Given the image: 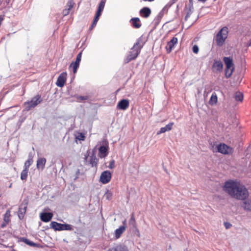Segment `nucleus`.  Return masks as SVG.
Here are the masks:
<instances>
[{"mask_svg":"<svg viewBox=\"0 0 251 251\" xmlns=\"http://www.w3.org/2000/svg\"><path fill=\"white\" fill-rule=\"evenodd\" d=\"M189 10L190 11H191V9L193 8V0H189Z\"/></svg>","mask_w":251,"mask_h":251,"instance_id":"nucleus-43","label":"nucleus"},{"mask_svg":"<svg viewBox=\"0 0 251 251\" xmlns=\"http://www.w3.org/2000/svg\"><path fill=\"white\" fill-rule=\"evenodd\" d=\"M98 160L96 157V154L93 152L90 156V160L89 163L92 167H97Z\"/></svg>","mask_w":251,"mask_h":251,"instance_id":"nucleus-23","label":"nucleus"},{"mask_svg":"<svg viewBox=\"0 0 251 251\" xmlns=\"http://www.w3.org/2000/svg\"><path fill=\"white\" fill-rule=\"evenodd\" d=\"M46 163V159L44 157L39 158L37 160V168L38 169H41L43 170Z\"/></svg>","mask_w":251,"mask_h":251,"instance_id":"nucleus-21","label":"nucleus"},{"mask_svg":"<svg viewBox=\"0 0 251 251\" xmlns=\"http://www.w3.org/2000/svg\"><path fill=\"white\" fill-rule=\"evenodd\" d=\"M192 50L194 53L197 54L199 52V49L197 45H194L192 48Z\"/></svg>","mask_w":251,"mask_h":251,"instance_id":"nucleus-38","label":"nucleus"},{"mask_svg":"<svg viewBox=\"0 0 251 251\" xmlns=\"http://www.w3.org/2000/svg\"><path fill=\"white\" fill-rule=\"evenodd\" d=\"M198 0L200 1H201V2H204L206 1L207 0Z\"/></svg>","mask_w":251,"mask_h":251,"instance_id":"nucleus-50","label":"nucleus"},{"mask_svg":"<svg viewBox=\"0 0 251 251\" xmlns=\"http://www.w3.org/2000/svg\"><path fill=\"white\" fill-rule=\"evenodd\" d=\"M244 201L242 207L245 210L251 211V201L247 199Z\"/></svg>","mask_w":251,"mask_h":251,"instance_id":"nucleus-24","label":"nucleus"},{"mask_svg":"<svg viewBox=\"0 0 251 251\" xmlns=\"http://www.w3.org/2000/svg\"><path fill=\"white\" fill-rule=\"evenodd\" d=\"M107 251H128L127 248L122 244H118L109 248Z\"/></svg>","mask_w":251,"mask_h":251,"instance_id":"nucleus-17","label":"nucleus"},{"mask_svg":"<svg viewBox=\"0 0 251 251\" xmlns=\"http://www.w3.org/2000/svg\"><path fill=\"white\" fill-rule=\"evenodd\" d=\"M122 223H123V225L122 226H125V229H126V220H124L123 222H122Z\"/></svg>","mask_w":251,"mask_h":251,"instance_id":"nucleus-46","label":"nucleus"},{"mask_svg":"<svg viewBox=\"0 0 251 251\" xmlns=\"http://www.w3.org/2000/svg\"><path fill=\"white\" fill-rule=\"evenodd\" d=\"M50 227L53 229L55 231H72L74 230L73 226L71 225L68 224L58 223L55 221H52L50 223Z\"/></svg>","mask_w":251,"mask_h":251,"instance_id":"nucleus-5","label":"nucleus"},{"mask_svg":"<svg viewBox=\"0 0 251 251\" xmlns=\"http://www.w3.org/2000/svg\"><path fill=\"white\" fill-rule=\"evenodd\" d=\"M142 46L139 42H136L131 48L129 54L127 55L125 60V62L127 63L137 58L140 53Z\"/></svg>","mask_w":251,"mask_h":251,"instance_id":"nucleus-3","label":"nucleus"},{"mask_svg":"<svg viewBox=\"0 0 251 251\" xmlns=\"http://www.w3.org/2000/svg\"><path fill=\"white\" fill-rule=\"evenodd\" d=\"M223 61L226 65L225 75L229 78L231 76L234 70L233 59L231 57H224Z\"/></svg>","mask_w":251,"mask_h":251,"instance_id":"nucleus-4","label":"nucleus"},{"mask_svg":"<svg viewBox=\"0 0 251 251\" xmlns=\"http://www.w3.org/2000/svg\"><path fill=\"white\" fill-rule=\"evenodd\" d=\"M27 204L28 202L26 201H24L19 206L18 215L19 218L20 220H22L25 216L27 207Z\"/></svg>","mask_w":251,"mask_h":251,"instance_id":"nucleus-10","label":"nucleus"},{"mask_svg":"<svg viewBox=\"0 0 251 251\" xmlns=\"http://www.w3.org/2000/svg\"><path fill=\"white\" fill-rule=\"evenodd\" d=\"M82 52H79L76 56L75 62H73L70 65L69 68H73L74 74H75L77 72V70L79 67V64L81 59Z\"/></svg>","mask_w":251,"mask_h":251,"instance_id":"nucleus-11","label":"nucleus"},{"mask_svg":"<svg viewBox=\"0 0 251 251\" xmlns=\"http://www.w3.org/2000/svg\"><path fill=\"white\" fill-rule=\"evenodd\" d=\"M12 251H17L13 249Z\"/></svg>","mask_w":251,"mask_h":251,"instance_id":"nucleus-55","label":"nucleus"},{"mask_svg":"<svg viewBox=\"0 0 251 251\" xmlns=\"http://www.w3.org/2000/svg\"><path fill=\"white\" fill-rule=\"evenodd\" d=\"M218 98L216 94L214 92L212 93L210 99L209 100V103L210 105H213L217 103Z\"/></svg>","mask_w":251,"mask_h":251,"instance_id":"nucleus-25","label":"nucleus"},{"mask_svg":"<svg viewBox=\"0 0 251 251\" xmlns=\"http://www.w3.org/2000/svg\"><path fill=\"white\" fill-rule=\"evenodd\" d=\"M106 1V0H101L100 3L99 4V6L96 13L101 15V12L104 9Z\"/></svg>","mask_w":251,"mask_h":251,"instance_id":"nucleus-26","label":"nucleus"},{"mask_svg":"<svg viewBox=\"0 0 251 251\" xmlns=\"http://www.w3.org/2000/svg\"><path fill=\"white\" fill-rule=\"evenodd\" d=\"M108 143L106 140L103 141V145L99 148V156L102 158L106 157L108 153Z\"/></svg>","mask_w":251,"mask_h":251,"instance_id":"nucleus-8","label":"nucleus"},{"mask_svg":"<svg viewBox=\"0 0 251 251\" xmlns=\"http://www.w3.org/2000/svg\"><path fill=\"white\" fill-rule=\"evenodd\" d=\"M67 74L66 72L62 73L58 77L56 84L58 87H62L66 83Z\"/></svg>","mask_w":251,"mask_h":251,"instance_id":"nucleus-12","label":"nucleus"},{"mask_svg":"<svg viewBox=\"0 0 251 251\" xmlns=\"http://www.w3.org/2000/svg\"><path fill=\"white\" fill-rule=\"evenodd\" d=\"M129 105V102L128 100L123 99L120 100L117 104V108L121 110L126 109Z\"/></svg>","mask_w":251,"mask_h":251,"instance_id":"nucleus-16","label":"nucleus"},{"mask_svg":"<svg viewBox=\"0 0 251 251\" xmlns=\"http://www.w3.org/2000/svg\"><path fill=\"white\" fill-rule=\"evenodd\" d=\"M223 64L221 60H215L212 66V70L213 72H221L223 71Z\"/></svg>","mask_w":251,"mask_h":251,"instance_id":"nucleus-13","label":"nucleus"},{"mask_svg":"<svg viewBox=\"0 0 251 251\" xmlns=\"http://www.w3.org/2000/svg\"><path fill=\"white\" fill-rule=\"evenodd\" d=\"M67 5H68V9H65V10H64V15L68 14L69 13V11L73 7V5L72 4L71 2H68Z\"/></svg>","mask_w":251,"mask_h":251,"instance_id":"nucleus-35","label":"nucleus"},{"mask_svg":"<svg viewBox=\"0 0 251 251\" xmlns=\"http://www.w3.org/2000/svg\"><path fill=\"white\" fill-rule=\"evenodd\" d=\"M28 169H24V170L22 171L21 174V179L22 180H26L27 177V174H28Z\"/></svg>","mask_w":251,"mask_h":251,"instance_id":"nucleus-30","label":"nucleus"},{"mask_svg":"<svg viewBox=\"0 0 251 251\" xmlns=\"http://www.w3.org/2000/svg\"><path fill=\"white\" fill-rule=\"evenodd\" d=\"M20 240L22 242H23L24 243H25V244H28V242L29 241V240L25 238V237H22V238H20Z\"/></svg>","mask_w":251,"mask_h":251,"instance_id":"nucleus-41","label":"nucleus"},{"mask_svg":"<svg viewBox=\"0 0 251 251\" xmlns=\"http://www.w3.org/2000/svg\"><path fill=\"white\" fill-rule=\"evenodd\" d=\"M86 132H80L79 131H75L74 135L76 140L84 141L86 138L85 135Z\"/></svg>","mask_w":251,"mask_h":251,"instance_id":"nucleus-20","label":"nucleus"},{"mask_svg":"<svg viewBox=\"0 0 251 251\" xmlns=\"http://www.w3.org/2000/svg\"><path fill=\"white\" fill-rule=\"evenodd\" d=\"M100 16H101L100 14L96 13L95 14V16L94 21L98 22Z\"/></svg>","mask_w":251,"mask_h":251,"instance_id":"nucleus-42","label":"nucleus"},{"mask_svg":"<svg viewBox=\"0 0 251 251\" xmlns=\"http://www.w3.org/2000/svg\"><path fill=\"white\" fill-rule=\"evenodd\" d=\"M125 226H120L118 228L115 230L114 236L116 239H119L121 235L125 231Z\"/></svg>","mask_w":251,"mask_h":251,"instance_id":"nucleus-22","label":"nucleus"},{"mask_svg":"<svg viewBox=\"0 0 251 251\" xmlns=\"http://www.w3.org/2000/svg\"><path fill=\"white\" fill-rule=\"evenodd\" d=\"M79 169H78L77 171L76 174H79Z\"/></svg>","mask_w":251,"mask_h":251,"instance_id":"nucleus-52","label":"nucleus"},{"mask_svg":"<svg viewBox=\"0 0 251 251\" xmlns=\"http://www.w3.org/2000/svg\"><path fill=\"white\" fill-rule=\"evenodd\" d=\"M89 152H88V151H87L86 154L85 155V157H84L85 160H87V158H88V157L89 156Z\"/></svg>","mask_w":251,"mask_h":251,"instance_id":"nucleus-47","label":"nucleus"},{"mask_svg":"<svg viewBox=\"0 0 251 251\" xmlns=\"http://www.w3.org/2000/svg\"><path fill=\"white\" fill-rule=\"evenodd\" d=\"M115 165V161L114 160H112L110 161L108 167L109 169H113Z\"/></svg>","mask_w":251,"mask_h":251,"instance_id":"nucleus-40","label":"nucleus"},{"mask_svg":"<svg viewBox=\"0 0 251 251\" xmlns=\"http://www.w3.org/2000/svg\"><path fill=\"white\" fill-rule=\"evenodd\" d=\"M129 225L131 226L132 228L137 226L134 213H132L131 217L129 220Z\"/></svg>","mask_w":251,"mask_h":251,"instance_id":"nucleus-28","label":"nucleus"},{"mask_svg":"<svg viewBox=\"0 0 251 251\" xmlns=\"http://www.w3.org/2000/svg\"><path fill=\"white\" fill-rule=\"evenodd\" d=\"M32 162H33L32 158L31 156L30 155V154H29V156H28V159L25 163L24 169H28L29 166L31 165Z\"/></svg>","mask_w":251,"mask_h":251,"instance_id":"nucleus-27","label":"nucleus"},{"mask_svg":"<svg viewBox=\"0 0 251 251\" xmlns=\"http://www.w3.org/2000/svg\"><path fill=\"white\" fill-rule=\"evenodd\" d=\"M223 189L231 198L238 200H245L249 196L248 190L245 186L232 180L226 181Z\"/></svg>","mask_w":251,"mask_h":251,"instance_id":"nucleus-1","label":"nucleus"},{"mask_svg":"<svg viewBox=\"0 0 251 251\" xmlns=\"http://www.w3.org/2000/svg\"><path fill=\"white\" fill-rule=\"evenodd\" d=\"M104 197L107 200H110L112 197V193L108 190L104 194Z\"/></svg>","mask_w":251,"mask_h":251,"instance_id":"nucleus-33","label":"nucleus"},{"mask_svg":"<svg viewBox=\"0 0 251 251\" xmlns=\"http://www.w3.org/2000/svg\"><path fill=\"white\" fill-rule=\"evenodd\" d=\"M139 13L141 17L147 18L150 16L151 10L149 7H144L140 10Z\"/></svg>","mask_w":251,"mask_h":251,"instance_id":"nucleus-19","label":"nucleus"},{"mask_svg":"<svg viewBox=\"0 0 251 251\" xmlns=\"http://www.w3.org/2000/svg\"><path fill=\"white\" fill-rule=\"evenodd\" d=\"M171 248V246H170L169 247V249H170Z\"/></svg>","mask_w":251,"mask_h":251,"instance_id":"nucleus-54","label":"nucleus"},{"mask_svg":"<svg viewBox=\"0 0 251 251\" xmlns=\"http://www.w3.org/2000/svg\"><path fill=\"white\" fill-rule=\"evenodd\" d=\"M132 230L137 236H140V231L137 226L132 228Z\"/></svg>","mask_w":251,"mask_h":251,"instance_id":"nucleus-39","label":"nucleus"},{"mask_svg":"<svg viewBox=\"0 0 251 251\" xmlns=\"http://www.w3.org/2000/svg\"><path fill=\"white\" fill-rule=\"evenodd\" d=\"M224 226L226 229H228V228H230L232 225L231 224H230L228 222H225Z\"/></svg>","mask_w":251,"mask_h":251,"instance_id":"nucleus-44","label":"nucleus"},{"mask_svg":"<svg viewBox=\"0 0 251 251\" xmlns=\"http://www.w3.org/2000/svg\"><path fill=\"white\" fill-rule=\"evenodd\" d=\"M172 126H164L161 128L159 131L157 132V134H160L163 133L167 131H170L172 129Z\"/></svg>","mask_w":251,"mask_h":251,"instance_id":"nucleus-31","label":"nucleus"},{"mask_svg":"<svg viewBox=\"0 0 251 251\" xmlns=\"http://www.w3.org/2000/svg\"><path fill=\"white\" fill-rule=\"evenodd\" d=\"M172 124H173L172 123H170L168 125H167V126H172Z\"/></svg>","mask_w":251,"mask_h":251,"instance_id":"nucleus-51","label":"nucleus"},{"mask_svg":"<svg viewBox=\"0 0 251 251\" xmlns=\"http://www.w3.org/2000/svg\"><path fill=\"white\" fill-rule=\"evenodd\" d=\"M53 214L50 212H43L40 214V219L44 222H49L51 220Z\"/></svg>","mask_w":251,"mask_h":251,"instance_id":"nucleus-15","label":"nucleus"},{"mask_svg":"<svg viewBox=\"0 0 251 251\" xmlns=\"http://www.w3.org/2000/svg\"><path fill=\"white\" fill-rule=\"evenodd\" d=\"M177 38L176 37H174L170 41L168 42L166 46L167 53H169L172 51L174 47L177 43Z\"/></svg>","mask_w":251,"mask_h":251,"instance_id":"nucleus-14","label":"nucleus"},{"mask_svg":"<svg viewBox=\"0 0 251 251\" xmlns=\"http://www.w3.org/2000/svg\"><path fill=\"white\" fill-rule=\"evenodd\" d=\"M228 33V30L226 26L223 27L219 30L215 38L217 46L221 47L224 45L227 38Z\"/></svg>","mask_w":251,"mask_h":251,"instance_id":"nucleus-2","label":"nucleus"},{"mask_svg":"<svg viewBox=\"0 0 251 251\" xmlns=\"http://www.w3.org/2000/svg\"><path fill=\"white\" fill-rule=\"evenodd\" d=\"M230 119H230L231 120H232V121L234 120V122H233L232 123H231L230 122H228L227 123L229 125L234 124V125H237L238 124V120L235 118V117H234V116H232L230 117Z\"/></svg>","mask_w":251,"mask_h":251,"instance_id":"nucleus-36","label":"nucleus"},{"mask_svg":"<svg viewBox=\"0 0 251 251\" xmlns=\"http://www.w3.org/2000/svg\"><path fill=\"white\" fill-rule=\"evenodd\" d=\"M130 23L132 26L135 28H139L142 25V24L139 18H131L130 20Z\"/></svg>","mask_w":251,"mask_h":251,"instance_id":"nucleus-18","label":"nucleus"},{"mask_svg":"<svg viewBox=\"0 0 251 251\" xmlns=\"http://www.w3.org/2000/svg\"><path fill=\"white\" fill-rule=\"evenodd\" d=\"M97 24V22L93 20V22L91 25V27H90V29L92 30L96 25Z\"/></svg>","mask_w":251,"mask_h":251,"instance_id":"nucleus-45","label":"nucleus"},{"mask_svg":"<svg viewBox=\"0 0 251 251\" xmlns=\"http://www.w3.org/2000/svg\"><path fill=\"white\" fill-rule=\"evenodd\" d=\"M1 0H0V4H1Z\"/></svg>","mask_w":251,"mask_h":251,"instance_id":"nucleus-56","label":"nucleus"},{"mask_svg":"<svg viewBox=\"0 0 251 251\" xmlns=\"http://www.w3.org/2000/svg\"><path fill=\"white\" fill-rule=\"evenodd\" d=\"M111 173L109 171H104L100 175V180L102 184H107L111 180Z\"/></svg>","mask_w":251,"mask_h":251,"instance_id":"nucleus-9","label":"nucleus"},{"mask_svg":"<svg viewBox=\"0 0 251 251\" xmlns=\"http://www.w3.org/2000/svg\"><path fill=\"white\" fill-rule=\"evenodd\" d=\"M217 151L224 154H231L234 151L233 148L224 143H221L217 146Z\"/></svg>","mask_w":251,"mask_h":251,"instance_id":"nucleus-7","label":"nucleus"},{"mask_svg":"<svg viewBox=\"0 0 251 251\" xmlns=\"http://www.w3.org/2000/svg\"><path fill=\"white\" fill-rule=\"evenodd\" d=\"M10 212L9 210H7L4 214V221L6 223V224H8V223L10 221Z\"/></svg>","mask_w":251,"mask_h":251,"instance_id":"nucleus-32","label":"nucleus"},{"mask_svg":"<svg viewBox=\"0 0 251 251\" xmlns=\"http://www.w3.org/2000/svg\"><path fill=\"white\" fill-rule=\"evenodd\" d=\"M42 101L41 96L39 95H37L29 101L25 102L24 103V105L25 106V109L28 111L31 108L35 107L38 104H39Z\"/></svg>","mask_w":251,"mask_h":251,"instance_id":"nucleus-6","label":"nucleus"},{"mask_svg":"<svg viewBox=\"0 0 251 251\" xmlns=\"http://www.w3.org/2000/svg\"><path fill=\"white\" fill-rule=\"evenodd\" d=\"M28 245L31 247H37L39 248L40 247V245L38 244L35 243L31 241H30L28 242V244H27Z\"/></svg>","mask_w":251,"mask_h":251,"instance_id":"nucleus-37","label":"nucleus"},{"mask_svg":"<svg viewBox=\"0 0 251 251\" xmlns=\"http://www.w3.org/2000/svg\"><path fill=\"white\" fill-rule=\"evenodd\" d=\"M244 96L242 93L237 92L235 94L234 98L236 101L242 102L243 100Z\"/></svg>","mask_w":251,"mask_h":251,"instance_id":"nucleus-29","label":"nucleus"},{"mask_svg":"<svg viewBox=\"0 0 251 251\" xmlns=\"http://www.w3.org/2000/svg\"><path fill=\"white\" fill-rule=\"evenodd\" d=\"M251 41H250V44H249V46H251Z\"/></svg>","mask_w":251,"mask_h":251,"instance_id":"nucleus-53","label":"nucleus"},{"mask_svg":"<svg viewBox=\"0 0 251 251\" xmlns=\"http://www.w3.org/2000/svg\"><path fill=\"white\" fill-rule=\"evenodd\" d=\"M76 98L78 101L81 102L83 100H87L88 99V97L87 96H77L76 97Z\"/></svg>","mask_w":251,"mask_h":251,"instance_id":"nucleus-34","label":"nucleus"},{"mask_svg":"<svg viewBox=\"0 0 251 251\" xmlns=\"http://www.w3.org/2000/svg\"><path fill=\"white\" fill-rule=\"evenodd\" d=\"M6 224V223H5V224H2L1 225V227H4V226H5Z\"/></svg>","mask_w":251,"mask_h":251,"instance_id":"nucleus-49","label":"nucleus"},{"mask_svg":"<svg viewBox=\"0 0 251 251\" xmlns=\"http://www.w3.org/2000/svg\"><path fill=\"white\" fill-rule=\"evenodd\" d=\"M143 1H153L154 0H143Z\"/></svg>","mask_w":251,"mask_h":251,"instance_id":"nucleus-48","label":"nucleus"}]
</instances>
